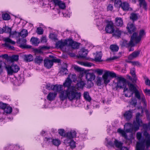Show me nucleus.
<instances>
[{"mask_svg": "<svg viewBox=\"0 0 150 150\" xmlns=\"http://www.w3.org/2000/svg\"><path fill=\"white\" fill-rule=\"evenodd\" d=\"M71 82V80L69 76L63 84L64 86L67 87V89L62 91L59 95V97L61 100L63 101L67 98L70 101L80 99L81 96V93L77 92L75 87L70 86Z\"/></svg>", "mask_w": 150, "mask_h": 150, "instance_id": "nucleus-1", "label": "nucleus"}, {"mask_svg": "<svg viewBox=\"0 0 150 150\" xmlns=\"http://www.w3.org/2000/svg\"><path fill=\"white\" fill-rule=\"evenodd\" d=\"M139 112H138L136 115V121L133 122L134 126L132 124L130 123H126L124 125V127L128 128L126 129V131L127 132H133V129L135 131L138 130L139 127L141 124H142V121L140 119V117L142 116Z\"/></svg>", "mask_w": 150, "mask_h": 150, "instance_id": "nucleus-2", "label": "nucleus"}, {"mask_svg": "<svg viewBox=\"0 0 150 150\" xmlns=\"http://www.w3.org/2000/svg\"><path fill=\"white\" fill-rule=\"evenodd\" d=\"M143 134L145 136V139L143 142H137L136 150H144L145 146L144 143H145L146 148L150 146V134L146 131L144 132Z\"/></svg>", "mask_w": 150, "mask_h": 150, "instance_id": "nucleus-3", "label": "nucleus"}, {"mask_svg": "<svg viewBox=\"0 0 150 150\" xmlns=\"http://www.w3.org/2000/svg\"><path fill=\"white\" fill-rule=\"evenodd\" d=\"M76 135V132L73 130L71 131L67 134V139L64 140V142L67 144H69L71 149H73L76 147L75 142L71 139L75 137Z\"/></svg>", "mask_w": 150, "mask_h": 150, "instance_id": "nucleus-4", "label": "nucleus"}, {"mask_svg": "<svg viewBox=\"0 0 150 150\" xmlns=\"http://www.w3.org/2000/svg\"><path fill=\"white\" fill-rule=\"evenodd\" d=\"M117 82L115 84H116V88H124V92H125L128 90V88L126 87L127 81L126 79L122 77H119L117 78Z\"/></svg>", "mask_w": 150, "mask_h": 150, "instance_id": "nucleus-5", "label": "nucleus"}, {"mask_svg": "<svg viewBox=\"0 0 150 150\" xmlns=\"http://www.w3.org/2000/svg\"><path fill=\"white\" fill-rule=\"evenodd\" d=\"M7 74L9 75H12L13 74L17 73L20 70V67L16 64H13L11 66L7 65L5 67Z\"/></svg>", "mask_w": 150, "mask_h": 150, "instance_id": "nucleus-6", "label": "nucleus"}, {"mask_svg": "<svg viewBox=\"0 0 150 150\" xmlns=\"http://www.w3.org/2000/svg\"><path fill=\"white\" fill-rule=\"evenodd\" d=\"M108 77L112 78L116 77V74L113 72H110L109 71H105L104 74L102 76L104 82L105 84H107L110 82V79Z\"/></svg>", "mask_w": 150, "mask_h": 150, "instance_id": "nucleus-7", "label": "nucleus"}, {"mask_svg": "<svg viewBox=\"0 0 150 150\" xmlns=\"http://www.w3.org/2000/svg\"><path fill=\"white\" fill-rule=\"evenodd\" d=\"M127 85L129 88V89L127 91L128 93H125L124 95L126 97H130L133 95L134 93L138 90L134 84L130 82H128Z\"/></svg>", "mask_w": 150, "mask_h": 150, "instance_id": "nucleus-8", "label": "nucleus"}, {"mask_svg": "<svg viewBox=\"0 0 150 150\" xmlns=\"http://www.w3.org/2000/svg\"><path fill=\"white\" fill-rule=\"evenodd\" d=\"M145 35L144 31L143 30H141L139 32V35H137V33L134 32L132 36V38L134 39L136 43H139L141 40L142 37Z\"/></svg>", "mask_w": 150, "mask_h": 150, "instance_id": "nucleus-9", "label": "nucleus"}, {"mask_svg": "<svg viewBox=\"0 0 150 150\" xmlns=\"http://www.w3.org/2000/svg\"><path fill=\"white\" fill-rule=\"evenodd\" d=\"M106 33H112L115 30L113 23L112 21H108L105 28Z\"/></svg>", "mask_w": 150, "mask_h": 150, "instance_id": "nucleus-10", "label": "nucleus"}, {"mask_svg": "<svg viewBox=\"0 0 150 150\" xmlns=\"http://www.w3.org/2000/svg\"><path fill=\"white\" fill-rule=\"evenodd\" d=\"M134 41V39H132L131 37L130 41L128 42L127 41L125 40H123L120 42V44L122 47H132L134 46V44L133 42Z\"/></svg>", "mask_w": 150, "mask_h": 150, "instance_id": "nucleus-11", "label": "nucleus"}, {"mask_svg": "<svg viewBox=\"0 0 150 150\" xmlns=\"http://www.w3.org/2000/svg\"><path fill=\"white\" fill-rule=\"evenodd\" d=\"M4 41L6 42V43L3 44V45L5 46L8 47L9 48L12 49L14 50V47L13 46H10L8 43L7 42L9 43L12 44H15L16 42L12 40L11 39L8 38H6L5 39Z\"/></svg>", "mask_w": 150, "mask_h": 150, "instance_id": "nucleus-12", "label": "nucleus"}, {"mask_svg": "<svg viewBox=\"0 0 150 150\" xmlns=\"http://www.w3.org/2000/svg\"><path fill=\"white\" fill-rule=\"evenodd\" d=\"M108 144L111 146L114 147L115 146L116 147L118 148H121L122 146L121 143L115 139L114 142V143L112 141H110L108 143Z\"/></svg>", "mask_w": 150, "mask_h": 150, "instance_id": "nucleus-13", "label": "nucleus"}, {"mask_svg": "<svg viewBox=\"0 0 150 150\" xmlns=\"http://www.w3.org/2000/svg\"><path fill=\"white\" fill-rule=\"evenodd\" d=\"M126 28L127 29L128 33L130 34H132V33L135 32L136 30V27L133 24L130 23L128 24Z\"/></svg>", "mask_w": 150, "mask_h": 150, "instance_id": "nucleus-14", "label": "nucleus"}, {"mask_svg": "<svg viewBox=\"0 0 150 150\" xmlns=\"http://www.w3.org/2000/svg\"><path fill=\"white\" fill-rule=\"evenodd\" d=\"M69 43V39L65 40L64 42L59 41L56 43V45L59 47L62 48L65 45L68 46Z\"/></svg>", "mask_w": 150, "mask_h": 150, "instance_id": "nucleus-15", "label": "nucleus"}, {"mask_svg": "<svg viewBox=\"0 0 150 150\" xmlns=\"http://www.w3.org/2000/svg\"><path fill=\"white\" fill-rule=\"evenodd\" d=\"M68 46L71 47L74 49H78L79 48V44L74 42L71 40L69 39Z\"/></svg>", "mask_w": 150, "mask_h": 150, "instance_id": "nucleus-16", "label": "nucleus"}, {"mask_svg": "<svg viewBox=\"0 0 150 150\" xmlns=\"http://www.w3.org/2000/svg\"><path fill=\"white\" fill-rule=\"evenodd\" d=\"M44 66L47 69H49L51 68L53 65L52 61L51 60L48 59H45L44 60Z\"/></svg>", "mask_w": 150, "mask_h": 150, "instance_id": "nucleus-17", "label": "nucleus"}, {"mask_svg": "<svg viewBox=\"0 0 150 150\" xmlns=\"http://www.w3.org/2000/svg\"><path fill=\"white\" fill-rule=\"evenodd\" d=\"M54 5L56 6H58L59 8L61 9H64L66 7L65 4V3L59 0L54 2Z\"/></svg>", "mask_w": 150, "mask_h": 150, "instance_id": "nucleus-18", "label": "nucleus"}, {"mask_svg": "<svg viewBox=\"0 0 150 150\" xmlns=\"http://www.w3.org/2000/svg\"><path fill=\"white\" fill-rule=\"evenodd\" d=\"M26 42L25 39L24 38H20L17 40V43L20 44L19 46L21 48H26L25 43Z\"/></svg>", "mask_w": 150, "mask_h": 150, "instance_id": "nucleus-19", "label": "nucleus"}, {"mask_svg": "<svg viewBox=\"0 0 150 150\" xmlns=\"http://www.w3.org/2000/svg\"><path fill=\"white\" fill-rule=\"evenodd\" d=\"M63 65L64 67L65 68L62 67L59 71V73H60L62 75H64L68 74V70L67 69V64L66 63H63Z\"/></svg>", "mask_w": 150, "mask_h": 150, "instance_id": "nucleus-20", "label": "nucleus"}, {"mask_svg": "<svg viewBox=\"0 0 150 150\" xmlns=\"http://www.w3.org/2000/svg\"><path fill=\"white\" fill-rule=\"evenodd\" d=\"M140 54L139 51H135L130 54L128 57L129 60H132L138 57Z\"/></svg>", "mask_w": 150, "mask_h": 150, "instance_id": "nucleus-21", "label": "nucleus"}, {"mask_svg": "<svg viewBox=\"0 0 150 150\" xmlns=\"http://www.w3.org/2000/svg\"><path fill=\"white\" fill-rule=\"evenodd\" d=\"M95 76L93 73H86V78L87 81H93L95 79Z\"/></svg>", "mask_w": 150, "mask_h": 150, "instance_id": "nucleus-22", "label": "nucleus"}, {"mask_svg": "<svg viewBox=\"0 0 150 150\" xmlns=\"http://www.w3.org/2000/svg\"><path fill=\"white\" fill-rule=\"evenodd\" d=\"M88 53V52L84 49H82L81 50L79 51L78 57L79 58H85Z\"/></svg>", "mask_w": 150, "mask_h": 150, "instance_id": "nucleus-23", "label": "nucleus"}, {"mask_svg": "<svg viewBox=\"0 0 150 150\" xmlns=\"http://www.w3.org/2000/svg\"><path fill=\"white\" fill-rule=\"evenodd\" d=\"M132 115V110H130L126 111L124 115V117L127 121L129 120L131 118Z\"/></svg>", "mask_w": 150, "mask_h": 150, "instance_id": "nucleus-24", "label": "nucleus"}, {"mask_svg": "<svg viewBox=\"0 0 150 150\" xmlns=\"http://www.w3.org/2000/svg\"><path fill=\"white\" fill-rule=\"evenodd\" d=\"M139 2V6L140 7H142L145 10L147 11V4L145 0H138Z\"/></svg>", "mask_w": 150, "mask_h": 150, "instance_id": "nucleus-25", "label": "nucleus"}, {"mask_svg": "<svg viewBox=\"0 0 150 150\" xmlns=\"http://www.w3.org/2000/svg\"><path fill=\"white\" fill-rule=\"evenodd\" d=\"M24 61L26 62H30L33 61V58L31 54L25 55L23 56Z\"/></svg>", "mask_w": 150, "mask_h": 150, "instance_id": "nucleus-26", "label": "nucleus"}, {"mask_svg": "<svg viewBox=\"0 0 150 150\" xmlns=\"http://www.w3.org/2000/svg\"><path fill=\"white\" fill-rule=\"evenodd\" d=\"M57 93H50L47 95V98L50 101L53 100H54L55 97L56 96Z\"/></svg>", "mask_w": 150, "mask_h": 150, "instance_id": "nucleus-27", "label": "nucleus"}, {"mask_svg": "<svg viewBox=\"0 0 150 150\" xmlns=\"http://www.w3.org/2000/svg\"><path fill=\"white\" fill-rule=\"evenodd\" d=\"M43 61V58L40 56H37L34 59L35 63L40 65Z\"/></svg>", "mask_w": 150, "mask_h": 150, "instance_id": "nucleus-28", "label": "nucleus"}, {"mask_svg": "<svg viewBox=\"0 0 150 150\" xmlns=\"http://www.w3.org/2000/svg\"><path fill=\"white\" fill-rule=\"evenodd\" d=\"M115 24L117 26L121 27L122 25L123 22L122 19L120 17H117L115 19Z\"/></svg>", "mask_w": 150, "mask_h": 150, "instance_id": "nucleus-29", "label": "nucleus"}, {"mask_svg": "<svg viewBox=\"0 0 150 150\" xmlns=\"http://www.w3.org/2000/svg\"><path fill=\"white\" fill-rule=\"evenodd\" d=\"M102 56V54L101 52H99L97 53L95 58L94 60L96 62H100L102 61L101 58Z\"/></svg>", "mask_w": 150, "mask_h": 150, "instance_id": "nucleus-30", "label": "nucleus"}, {"mask_svg": "<svg viewBox=\"0 0 150 150\" xmlns=\"http://www.w3.org/2000/svg\"><path fill=\"white\" fill-rule=\"evenodd\" d=\"M120 6L123 10L125 11L129 10L130 8L129 4L126 2H124L123 3H121Z\"/></svg>", "mask_w": 150, "mask_h": 150, "instance_id": "nucleus-31", "label": "nucleus"}, {"mask_svg": "<svg viewBox=\"0 0 150 150\" xmlns=\"http://www.w3.org/2000/svg\"><path fill=\"white\" fill-rule=\"evenodd\" d=\"M62 88V85H56L53 86V90L57 92H59L63 89Z\"/></svg>", "mask_w": 150, "mask_h": 150, "instance_id": "nucleus-32", "label": "nucleus"}, {"mask_svg": "<svg viewBox=\"0 0 150 150\" xmlns=\"http://www.w3.org/2000/svg\"><path fill=\"white\" fill-rule=\"evenodd\" d=\"M30 41L32 44L35 46H38L40 42L38 39L34 37L31 38Z\"/></svg>", "mask_w": 150, "mask_h": 150, "instance_id": "nucleus-33", "label": "nucleus"}, {"mask_svg": "<svg viewBox=\"0 0 150 150\" xmlns=\"http://www.w3.org/2000/svg\"><path fill=\"white\" fill-rule=\"evenodd\" d=\"M117 132L121 134L122 136L124 137L126 139L128 140L127 135L125 132L124 130L120 128H119L117 129Z\"/></svg>", "mask_w": 150, "mask_h": 150, "instance_id": "nucleus-34", "label": "nucleus"}, {"mask_svg": "<svg viewBox=\"0 0 150 150\" xmlns=\"http://www.w3.org/2000/svg\"><path fill=\"white\" fill-rule=\"evenodd\" d=\"M19 55L17 54L13 55L10 57L9 59L12 62L17 61L18 60Z\"/></svg>", "mask_w": 150, "mask_h": 150, "instance_id": "nucleus-35", "label": "nucleus"}, {"mask_svg": "<svg viewBox=\"0 0 150 150\" xmlns=\"http://www.w3.org/2000/svg\"><path fill=\"white\" fill-rule=\"evenodd\" d=\"M19 34L20 37L21 36L23 38H25L28 35V31L25 29L22 30L20 32H19Z\"/></svg>", "mask_w": 150, "mask_h": 150, "instance_id": "nucleus-36", "label": "nucleus"}, {"mask_svg": "<svg viewBox=\"0 0 150 150\" xmlns=\"http://www.w3.org/2000/svg\"><path fill=\"white\" fill-rule=\"evenodd\" d=\"M110 49L113 52H115L118 51L119 47L116 45H112L110 46Z\"/></svg>", "mask_w": 150, "mask_h": 150, "instance_id": "nucleus-37", "label": "nucleus"}, {"mask_svg": "<svg viewBox=\"0 0 150 150\" xmlns=\"http://www.w3.org/2000/svg\"><path fill=\"white\" fill-rule=\"evenodd\" d=\"M85 84L86 83L84 81L81 80L80 81L78 82L76 85L78 88H82Z\"/></svg>", "mask_w": 150, "mask_h": 150, "instance_id": "nucleus-38", "label": "nucleus"}, {"mask_svg": "<svg viewBox=\"0 0 150 150\" xmlns=\"http://www.w3.org/2000/svg\"><path fill=\"white\" fill-rule=\"evenodd\" d=\"M138 14L134 13H132L131 14L130 18L133 21H136L138 18Z\"/></svg>", "mask_w": 150, "mask_h": 150, "instance_id": "nucleus-39", "label": "nucleus"}, {"mask_svg": "<svg viewBox=\"0 0 150 150\" xmlns=\"http://www.w3.org/2000/svg\"><path fill=\"white\" fill-rule=\"evenodd\" d=\"M52 144L56 146H58L61 144L60 141L57 139H52Z\"/></svg>", "mask_w": 150, "mask_h": 150, "instance_id": "nucleus-40", "label": "nucleus"}, {"mask_svg": "<svg viewBox=\"0 0 150 150\" xmlns=\"http://www.w3.org/2000/svg\"><path fill=\"white\" fill-rule=\"evenodd\" d=\"M4 112L7 114H10L12 111V108L11 107H6L4 109Z\"/></svg>", "mask_w": 150, "mask_h": 150, "instance_id": "nucleus-41", "label": "nucleus"}, {"mask_svg": "<svg viewBox=\"0 0 150 150\" xmlns=\"http://www.w3.org/2000/svg\"><path fill=\"white\" fill-rule=\"evenodd\" d=\"M78 63L84 66L90 67L91 66L92 64L90 62H83L79 61Z\"/></svg>", "mask_w": 150, "mask_h": 150, "instance_id": "nucleus-42", "label": "nucleus"}, {"mask_svg": "<svg viewBox=\"0 0 150 150\" xmlns=\"http://www.w3.org/2000/svg\"><path fill=\"white\" fill-rule=\"evenodd\" d=\"M113 33V35L120 37L121 35V32L118 29H116Z\"/></svg>", "mask_w": 150, "mask_h": 150, "instance_id": "nucleus-43", "label": "nucleus"}, {"mask_svg": "<svg viewBox=\"0 0 150 150\" xmlns=\"http://www.w3.org/2000/svg\"><path fill=\"white\" fill-rule=\"evenodd\" d=\"M10 37H16L17 38L20 37L19 32H18L16 31L12 32L10 35Z\"/></svg>", "mask_w": 150, "mask_h": 150, "instance_id": "nucleus-44", "label": "nucleus"}, {"mask_svg": "<svg viewBox=\"0 0 150 150\" xmlns=\"http://www.w3.org/2000/svg\"><path fill=\"white\" fill-rule=\"evenodd\" d=\"M83 97L85 99L89 101H90L91 100V98L90 97L88 93L87 92L84 93Z\"/></svg>", "mask_w": 150, "mask_h": 150, "instance_id": "nucleus-45", "label": "nucleus"}, {"mask_svg": "<svg viewBox=\"0 0 150 150\" xmlns=\"http://www.w3.org/2000/svg\"><path fill=\"white\" fill-rule=\"evenodd\" d=\"M52 139L50 137H45L44 139V141L45 143L48 144H50V143H52Z\"/></svg>", "mask_w": 150, "mask_h": 150, "instance_id": "nucleus-46", "label": "nucleus"}, {"mask_svg": "<svg viewBox=\"0 0 150 150\" xmlns=\"http://www.w3.org/2000/svg\"><path fill=\"white\" fill-rule=\"evenodd\" d=\"M2 17L3 20H8L10 19V16L7 13H5L2 15Z\"/></svg>", "mask_w": 150, "mask_h": 150, "instance_id": "nucleus-47", "label": "nucleus"}, {"mask_svg": "<svg viewBox=\"0 0 150 150\" xmlns=\"http://www.w3.org/2000/svg\"><path fill=\"white\" fill-rule=\"evenodd\" d=\"M92 81H87L86 85L87 88H90L93 86V83L92 82Z\"/></svg>", "mask_w": 150, "mask_h": 150, "instance_id": "nucleus-48", "label": "nucleus"}, {"mask_svg": "<svg viewBox=\"0 0 150 150\" xmlns=\"http://www.w3.org/2000/svg\"><path fill=\"white\" fill-rule=\"evenodd\" d=\"M134 93L135 97L137 98L138 100H140L141 99V95L140 94L138 90L135 92Z\"/></svg>", "mask_w": 150, "mask_h": 150, "instance_id": "nucleus-49", "label": "nucleus"}, {"mask_svg": "<svg viewBox=\"0 0 150 150\" xmlns=\"http://www.w3.org/2000/svg\"><path fill=\"white\" fill-rule=\"evenodd\" d=\"M102 79L100 77H98L96 79V83L97 85L98 86H100L102 84Z\"/></svg>", "mask_w": 150, "mask_h": 150, "instance_id": "nucleus-50", "label": "nucleus"}, {"mask_svg": "<svg viewBox=\"0 0 150 150\" xmlns=\"http://www.w3.org/2000/svg\"><path fill=\"white\" fill-rule=\"evenodd\" d=\"M137 139L139 141V142H142V134L140 132H137L136 134Z\"/></svg>", "mask_w": 150, "mask_h": 150, "instance_id": "nucleus-51", "label": "nucleus"}, {"mask_svg": "<svg viewBox=\"0 0 150 150\" xmlns=\"http://www.w3.org/2000/svg\"><path fill=\"white\" fill-rule=\"evenodd\" d=\"M36 32L38 35H42L43 33V30L41 27H38L37 29Z\"/></svg>", "mask_w": 150, "mask_h": 150, "instance_id": "nucleus-52", "label": "nucleus"}, {"mask_svg": "<svg viewBox=\"0 0 150 150\" xmlns=\"http://www.w3.org/2000/svg\"><path fill=\"white\" fill-rule=\"evenodd\" d=\"M4 29L5 32L8 33L9 34V35H11V33H12L11 29V28L8 27H6Z\"/></svg>", "mask_w": 150, "mask_h": 150, "instance_id": "nucleus-53", "label": "nucleus"}, {"mask_svg": "<svg viewBox=\"0 0 150 150\" xmlns=\"http://www.w3.org/2000/svg\"><path fill=\"white\" fill-rule=\"evenodd\" d=\"M53 85L50 83L47 84L46 86V88L50 90H53Z\"/></svg>", "mask_w": 150, "mask_h": 150, "instance_id": "nucleus-54", "label": "nucleus"}, {"mask_svg": "<svg viewBox=\"0 0 150 150\" xmlns=\"http://www.w3.org/2000/svg\"><path fill=\"white\" fill-rule=\"evenodd\" d=\"M129 62L132 63L133 65H136L138 67H139L141 66V64L138 61H130Z\"/></svg>", "mask_w": 150, "mask_h": 150, "instance_id": "nucleus-55", "label": "nucleus"}, {"mask_svg": "<svg viewBox=\"0 0 150 150\" xmlns=\"http://www.w3.org/2000/svg\"><path fill=\"white\" fill-rule=\"evenodd\" d=\"M143 127L144 129H150V123H149L148 124H143Z\"/></svg>", "mask_w": 150, "mask_h": 150, "instance_id": "nucleus-56", "label": "nucleus"}, {"mask_svg": "<svg viewBox=\"0 0 150 150\" xmlns=\"http://www.w3.org/2000/svg\"><path fill=\"white\" fill-rule=\"evenodd\" d=\"M59 133L62 136H65L64 131L63 129H59Z\"/></svg>", "mask_w": 150, "mask_h": 150, "instance_id": "nucleus-57", "label": "nucleus"}, {"mask_svg": "<svg viewBox=\"0 0 150 150\" xmlns=\"http://www.w3.org/2000/svg\"><path fill=\"white\" fill-rule=\"evenodd\" d=\"M130 72L132 76H136L135 74V69L134 68H132L131 69Z\"/></svg>", "mask_w": 150, "mask_h": 150, "instance_id": "nucleus-58", "label": "nucleus"}, {"mask_svg": "<svg viewBox=\"0 0 150 150\" xmlns=\"http://www.w3.org/2000/svg\"><path fill=\"white\" fill-rule=\"evenodd\" d=\"M96 72L99 75H101L103 72V71L102 69H97L96 70Z\"/></svg>", "mask_w": 150, "mask_h": 150, "instance_id": "nucleus-59", "label": "nucleus"}, {"mask_svg": "<svg viewBox=\"0 0 150 150\" xmlns=\"http://www.w3.org/2000/svg\"><path fill=\"white\" fill-rule=\"evenodd\" d=\"M132 76L133 77V78H132V79H131V81L134 83H136L137 80V78L136 77V76Z\"/></svg>", "mask_w": 150, "mask_h": 150, "instance_id": "nucleus-60", "label": "nucleus"}, {"mask_svg": "<svg viewBox=\"0 0 150 150\" xmlns=\"http://www.w3.org/2000/svg\"><path fill=\"white\" fill-rule=\"evenodd\" d=\"M50 38L53 40H57L56 36L53 34H51L50 35Z\"/></svg>", "mask_w": 150, "mask_h": 150, "instance_id": "nucleus-61", "label": "nucleus"}, {"mask_svg": "<svg viewBox=\"0 0 150 150\" xmlns=\"http://www.w3.org/2000/svg\"><path fill=\"white\" fill-rule=\"evenodd\" d=\"M145 112L147 118H149L150 117V111L147 110L146 109L145 110Z\"/></svg>", "mask_w": 150, "mask_h": 150, "instance_id": "nucleus-62", "label": "nucleus"}, {"mask_svg": "<svg viewBox=\"0 0 150 150\" xmlns=\"http://www.w3.org/2000/svg\"><path fill=\"white\" fill-rule=\"evenodd\" d=\"M113 9V6L112 4H109L107 7V9L108 11H112Z\"/></svg>", "mask_w": 150, "mask_h": 150, "instance_id": "nucleus-63", "label": "nucleus"}, {"mask_svg": "<svg viewBox=\"0 0 150 150\" xmlns=\"http://www.w3.org/2000/svg\"><path fill=\"white\" fill-rule=\"evenodd\" d=\"M6 106V105H5V104H4L1 102L0 103V108L4 109V108H5Z\"/></svg>", "mask_w": 150, "mask_h": 150, "instance_id": "nucleus-64", "label": "nucleus"}]
</instances>
